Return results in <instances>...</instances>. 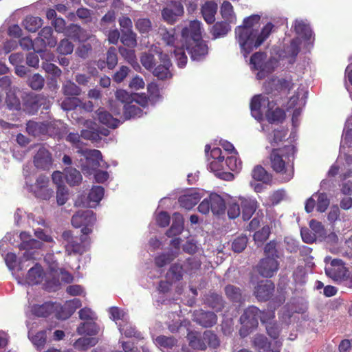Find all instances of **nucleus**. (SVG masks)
Wrapping results in <instances>:
<instances>
[{"instance_id":"nucleus-1","label":"nucleus","mask_w":352,"mask_h":352,"mask_svg":"<svg viewBox=\"0 0 352 352\" xmlns=\"http://www.w3.org/2000/svg\"><path fill=\"white\" fill-rule=\"evenodd\" d=\"M260 19L258 14L252 15L244 19L243 25L235 29L236 38L245 57H247L254 48L261 45L270 36L274 28L272 23H267L258 33L253 27L258 23Z\"/></svg>"},{"instance_id":"nucleus-2","label":"nucleus","mask_w":352,"mask_h":352,"mask_svg":"<svg viewBox=\"0 0 352 352\" xmlns=\"http://www.w3.org/2000/svg\"><path fill=\"white\" fill-rule=\"evenodd\" d=\"M295 148L288 145L280 148H274L269 157L270 166L281 176L283 182H289L294 176Z\"/></svg>"},{"instance_id":"nucleus-3","label":"nucleus","mask_w":352,"mask_h":352,"mask_svg":"<svg viewBox=\"0 0 352 352\" xmlns=\"http://www.w3.org/2000/svg\"><path fill=\"white\" fill-rule=\"evenodd\" d=\"M189 345L196 350L204 351L207 346L216 349L220 344L217 336L212 331L207 330L202 335L197 333H190L188 335Z\"/></svg>"},{"instance_id":"nucleus-4","label":"nucleus","mask_w":352,"mask_h":352,"mask_svg":"<svg viewBox=\"0 0 352 352\" xmlns=\"http://www.w3.org/2000/svg\"><path fill=\"white\" fill-rule=\"evenodd\" d=\"M96 221V217L90 210H80L72 217V224L75 228H81L82 235L80 236L81 243L87 240V235L92 232V227Z\"/></svg>"},{"instance_id":"nucleus-5","label":"nucleus","mask_w":352,"mask_h":352,"mask_svg":"<svg viewBox=\"0 0 352 352\" xmlns=\"http://www.w3.org/2000/svg\"><path fill=\"white\" fill-rule=\"evenodd\" d=\"M259 314L260 309L254 306H250L244 311L239 319L240 322L242 324V328L240 330L241 335L244 331H245L243 334L245 336L248 333L249 331L257 327Z\"/></svg>"},{"instance_id":"nucleus-6","label":"nucleus","mask_w":352,"mask_h":352,"mask_svg":"<svg viewBox=\"0 0 352 352\" xmlns=\"http://www.w3.org/2000/svg\"><path fill=\"white\" fill-rule=\"evenodd\" d=\"M43 245L42 242L34 239L21 242L19 245L20 250H24L25 252L23 253V256L20 258L18 265V270H23L30 266V264L33 259V252H29L33 249H40Z\"/></svg>"},{"instance_id":"nucleus-7","label":"nucleus","mask_w":352,"mask_h":352,"mask_svg":"<svg viewBox=\"0 0 352 352\" xmlns=\"http://www.w3.org/2000/svg\"><path fill=\"white\" fill-rule=\"evenodd\" d=\"M183 46L186 47L193 60H201L205 58L208 53V45L202 39L185 42Z\"/></svg>"},{"instance_id":"nucleus-8","label":"nucleus","mask_w":352,"mask_h":352,"mask_svg":"<svg viewBox=\"0 0 352 352\" xmlns=\"http://www.w3.org/2000/svg\"><path fill=\"white\" fill-rule=\"evenodd\" d=\"M49 182V178L43 175L37 177L35 184L31 186V191L36 197L49 200L53 196V190L48 188Z\"/></svg>"},{"instance_id":"nucleus-9","label":"nucleus","mask_w":352,"mask_h":352,"mask_svg":"<svg viewBox=\"0 0 352 352\" xmlns=\"http://www.w3.org/2000/svg\"><path fill=\"white\" fill-rule=\"evenodd\" d=\"M34 166L43 170H50L52 166L53 158L48 149L38 146L33 157Z\"/></svg>"},{"instance_id":"nucleus-10","label":"nucleus","mask_w":352,"mask_h":352,"mask_svg":"<svg viewBox=\"0 0 352 352\" xmlns=\"http://www.w3.org/2000/svg\"><path fill=\"white\" fill-rule=\"evenodd\" d=\"M160 63L152 69L153 76L162 80L171 78L173 74L170 67L172 66V63L168 56L160 54Z\"/></svg>"},{"instance_id":"nucleus-11","label":"nucleus","mask_w":352,"mask_h":352,"mask_svg":"<svg viewBox=\"0 0 352 352\" xmlns=\"http://www.w3.org/2000/svg\"><path fill=\"white\" fill-rule=\"evenodd\" d=\"M61 238L67 255L82 254L84 252L83 245L81 243L78 242L77 239L72 235L71 231H64L61 234Z\"/></svg>"},{"instance_id":"nucleus-12","label":"nucleus","mask_w":352,"mask_h":352,"mask_svg":"<svg viewBox=\"0 0 352 352\" xmlns=\"http://www.w3.org/2000/svg\"><path fill=\"white\" fill-rule=\"evenodd\" d=\"M349 269L345 266L342 260L335 258L331 262V266L325 269L326 274L336 281H342Z\"/></svg>"},{"instance_id":"nucleus-13","label":"nucleus","mask_w":352,"mask_h":352,"mask_svg":"<svg viewBox=\"0 0 352 352\" xmlns=\"http://www.w3.org/2000/svg\"><path fill=\"white\" fill-rule=\"evenodd\" d=\"M257 268L261 276L271 278L277 272L279 263L274 257H265L260 261Z\"/></svg>"},{"instance_id":"nucleus-14","label":"nucleus","mask_w":352,"mask_h":352,"mask_svg":"<svg viewBox=\"0 0 352 352\" xmlns=\"http://www.w3.org/2000/svg\"><path fill=\"white\" fill-rule=\"evenodd\" d=\"M267 54L265 52H256L250 58V64L251 67L255 70H259L258 76L263 72L270 73L273 71L271 63L266 61Z\"/></svg>"},{"instance_id":"nucleus-15","label":"nucleus","mask_w":352,"mask_h":352,"mask_svg":"<svg viewBox=\"0 0 352 352\" xmlns=\"http://www.w3.org/2000/svg\"><path fill=\"white\" fill-rule=\"evenodd\" d=\"M160 54H165L161 49L157 46H152L146 52L142 54L140 62L145 69L152 70L157 65V58L160 60Z\"/></svg>"},{"instance_id":"nucleus-16","label":"nucleus","mask_w":352,"mask_h":352,"mask_svg":"<svg viewBox=\"0 0 352 352\" xmlns=\"http://www.w3.org/2000/svg\"><path fill=\"white\" fill-rule=\"evenodd\" d=\"M182 37L184 43L191 40L201 39V23L197 20L192 21L189 25L182 29Z\"/></svg>"},{"instance_id":"nucleus-17","label":"nucleus","mask_w":352,"mask_h":352,"mask_svg":"<svg viewBox=\"0 0 352 352\" xmlns=\"http://www.w3.org/2000/svg\"><path fill=\"white\" fill-rule=\"evenodd\" d=\"M265 88L268 94L287 91L292 88V82L283 78L273 77L265 82Z\"/></svg>"},{"instance_id":"nucleus-18","label":"nucleus","mask_w":352,"mask_h":352,"mask_svg":"<svg viewBox=\"0 0 352 352\" xmlns=\"http://www.w3.org/2000/svg\"><path fill=\"white\" fill-rule=\"evenodd\" d=\"M193 320L202 327H210L217 323V317L212 311L198 309L193 313Z\"/></svg>"},{"instance_id":"nucleus-19","label":"nucleus","mask_w":352,"mask_h":352,"mask_svg":"<svg viewBox=\"0 0 352 352\" xmlns=\"http://www.w3.org/2000/svg\"><path fill=\"white\" fill-rule=\"evenodd\" d=\"M275 286L271 280H263L258 283L254 294L259 301H266L272 296Z\"/></svg>"},{"instance_id":"nucleus-20","label":"nucleus","mask_w":352,"mask_h":352,"mask_svg":"<svg viewBox=\"0 0 352 352\" xmlns=\"http://www.w3.org/2000/svg\"><path fill=\"white\" fill-rule=\"evenodd\" d=\"M242 217L244 221L249 220L258 208V202L256 199L250 197H239Z\"/></svg>"},{"instance_id":"nucleus-21","label":"nucleus","mask_w":352,"mask_h":352,"mask_svg":"<svg viewBox=\"0 0 352 352\" xmlns=\"http://www.w3.org/2000/svg\"><path fill=\"white\" fill-rule=\"evenodd\" d=\"M202 195L197 189H193L180 196L178 201L180 206L187 210L192 208L201 199Z\"/></svg>"},{"instance_id":"nucleus-22","label":"nucleus","mask_w":352,"mask_h":352,"mask_svg":"<svg viewBox=\"0 0 352 352\" xmlns=\"http://www.w3.org/2000/svg\"><path fill=\"white\" fill-rule=\"evenodd\" d=\"M86 159V165L92 170L98 168L100 166L102 153L96 149H85L81 151Z\"/></svg>"},{"instance_id":"nucleus-23","label":"nucleus","mask_w":352,"mask_h":352,"mask_svg":"<svg viewBox=\"0 0 352 352\" xmlns=\"http://www.w3.org/2000/svg\"><path fill=\"white\" fill-rule=\"evenodd\" d=\"M309 243H312L316 241H322L327 235L326 230L321 222L316 220L309 221Z\"/></svg>"},{"instance_id":"nucleus-24","label":"nucleus","mask_w":352,"mask_h":352,"mask_svg":"<svg viewBox=\"0 0 352 352\" xmlns=\"http://www.w3.org/2000/svg\"><path fill=\"white\" fill-rule=\"evenodd\" d=\"M41 42L43 47H54L57 43L56 38L53 35V30L51 27H44L38 33V36L36 39Z\"/></svg>"},{"instance_id":"nucleus-25","label":"nucleus","mask_w":352,"mask_h":352,"mask_svg":"<svg viewBox=\"0 0 352 352\" xmlns=\"http://www.w3.org/2000/svg\"><path fill=\"white\" fill-rule=\"evenodd\" d=\"M96 118L102 124L109 128L116 129L120 124L119 120L114 118L113 116L103 108H99L96 111Z\"/></svg>"},{"instance_id":"nucleus-26","label":"nucleus","mask_w":352,"mask_h":352,"mask_svg":"<svg viewBox=\"0 0 352 352\" xmlns=\"http://www.w3.org/2000/svg\"><path fill=\"white\" fill-rule=\"evenodd\" d=\"M226 297L232 302L241 304L245 301V295L241 288L233 285H228L224 288Z\"/></svg>"},{"instance_id":"nucleus-27","label":"nucleus","mask_w":352,"mask_h":352,"mask_svg":"<svg viewBox=\"0 0 352 352\" xmlns=\"http://www.w3.org/2000/svg\"><path fill=\"white\" fill-rule=\"evenodd\" d=\"M43 274L42 267L36 263L28 270L25 281L29 285L38 284L43 280Z\"/></svg>"},{"instance_id":"nucleus-28","label":"nucleus","mask_w":352,"mask_h":352,"mask_svg":"<svg viewBox=\"0 0 352 352\" xmlns=\"http://www.w3.org/2000/svg\"><path fill=\"white\" fill-rule=\"evenodd\" d=\"M184 230V219L181 214L175 212L173 214V221L170 228L166 231L168 237H173L179 235Z\"/></svg>"},{"instance_id":"nucleus-29","label":"nucleus","mask_w":352,"mask_h":352,"mask_svg":"<svg viewBox=\"0 0 352 352\" xmlns=\"http://www.w3.org/2000/svg\"><path fill=\"white\" fill-rule=\"evenodd\" d=\"M205 302L216 311H220L225 306V301L221 295L210 292L206 296Z\"/></svg>"},{"instance_id":"nucleus-30","label":"nucleus","mask_w":352,"mask_h":352,"mask_svg":"<svg viewBox=\"0 0 352 352\" xmlns=\"http://www.w3.org/2000/svg\"><path fill=\"white\" fill-rule=\"evenodd\" d=\"M183 265L177 262L170 265L166 274V279L170 283H175L182 279L184 273Z\"/></svg>"},{"instance_id":"nucleus-31","label":"nucleus","mask_w":352,"mask_h":352,"mask_svg":"<svg viewBox=\"0 0 352 352\" xmlns=\"http://www.w3.org/2000/svg\"><path fill=\"white\" fill-rule=\"evenodd\" d=\"M217 4L213 1H207L201 7V13L206 23L211 24L215 20Z\"/></svg>"},{"instance_id":"nucleus-32","label":"nucleus","mask_w":352,"mask_h":352,"mask_svg":"<svg viewBox=\"0 0 352 352\" xmlns=\"http://www.w3.org/2000/svg\"><path fill=\"white\" fill-rule=\"evenodd\" d=\"M64 174L67 183L71 186H78L82 182V175L75 168L71 166L65 168Z\"/></svg>"},{"instance_id":"nucleus-33","label":"nucleus","mask_w":352,"mask_h":352,"mask_svg":"<svg viewBox=\"0 0 352 352\" xmlns=\"http://www.w3.org/2000/svg\"><path fill=\"white\" fill-rule=\"evenodd\" d=\"M270 102L272 103L271 105L267 107V110L265 111V115L268 120L270 122H282L285 117V111L278 107H276L275 109H273L275 106V103L274 102V101H271Z\"/></svg>"},{"instance_id":"nucleus-34","label":"nucleus","mask_w":352,"mask_h":352,"mask_svg":"<svg viewBox=\"0 0 352 352\" xmlns=\"http://www.w3.org/2000/svg\"><path fill=\"white\" fill-rule=\"evenodd\" d=\"M27 132L34 136H39L47 133V124L43 122L29 121L27 123Z\"/></svg>"},{"instance_id":"nucleus-35","label":"nucleus","mask_w":352,"mask_h":352,"mask_svg":"<svg viewBox=\"0 0 352 352\" xmlns=\"http://www.w3.org/2000/svg\"><path fill=\"white\" fill-rule=\"evenodd\" d=\"M211 211L213 214H219L226 209L225 201L223 198L217 194H211L209 197Z\"/></svg>"},{"instance_id":"nucleus-36","label":"nucleus","mask_w":352,"mask_h":352,"mask_svg":"<svg viewBox=\"0 0 352 352\" xmlns=\"http://www.w3.org/2000/svg\"><path fill=\"white\" fill-rule=\"evenodd\" d=\"M104 195V188L101 186H94L90 190L87 199L89 202L86 206L96 207Z\"/></svg>"},{"instance_id":"nucleus-37","label":"nucleus","mask_w":352,"mask_h":352,"mask_svg":"<svg viewBox=\"0 0 352 352\" xmlns=\"http://www.w3.org/2000/svg\"><path fill=\"white\" fill-rule=\"evenodd\" d=\"M252 176L255 180L264 184H270L272 181V175L261 165H257L253 168Z\"/></svg>"},{"instance_id":"nucleus-38","label":"nucleus","mask_w":352,"mask_h":352,"mask_svg":"<svg viewBox=\"0 0 352 352\" xmlns=\"http://www.w3.org/2000/svg\"><path fill=\"white\" fill-rule=\"evenodd\" d=\"M158 33L167 45L175 46L176 41L175 28L168 29L164 26H160L159 28Z\"/></svg>"},{"instance_id":"nucleus-39","label":"nucleus","mask_w":352,"mask_h":352,"mask_svg":"<svg viewBox=\"0 0 352 352\" xmlns=\"http://www.w3.org/2000/svg\"><path fill=\"white\" fill-rule=\"evenodd\" d=\"M231 30L230 26L226 21H218L215 23L212 29L211 34L214 38L226 36Z\"/></svg>"},{"instance_id":"nucleus-40","label":"nucleus","mask_w":352,"mask_h":352,"mask_svg":"<svg viewBox=\"0 0 352 352\" xmlns=\"http://www.w3.org/2000/svg\"><path fill=\"white\" fill-rule=\"evenodd\" d=\"M61 91L65 96L76 97L81 94L82 89L74 82L69 80L63 84Z\"/></svg>"},{"instance_id":"nucleus-41","label":"nucleus","mask_w":352,"mask_h":352,"mask_svg":"<svg viewBox=\"0 0 352 352\" xmlns=\"http://www.w3.org/2000/svg\"><path fill=\"white\" fill-rule=\"evenodd\" d=\"M252 344L254 347L259 352H278L276 351H270V343L267 338L263 335L256 336L252 340Z\"/></svg>"},{"instance_id":"nucleus-42","label":"nucleus","mask_w":352,"mask_h":352,"mask_svg":"<svg viewBox=\"0 0 352 352\" xmlns=\"http://www.w3.org/2000/svg\"><path fill=\"white\" fill-rule=\"evenodd\" d=\"M43 24V19L38 16H27L23 21L25 28L31 32H36Z\"/></svg>"},{"instance_id":"nucleus-43","label":"nucleus","mask_w":352,"mask_h":352,"mask_svg":"<svg viewBox=\"0 0 352 352\" xmlns=\"http://www.w3.org/2000/svg\"><path fill=\"white\" fill-rule=\"evenodd\" d=\"M178 256V252L173 250L166 253H162L155 258V263L159 267H162L173 261Z\"/></svg>"},{"instance_id":"nucleus-44","label":"nucleus","mask_w":352,"mask_h":352,"mask_svg":"<svg viewBox=\"0 0 352 352\" xmlns=\"http://www.w3.org/2000/svg\"><path fill=\"white\" fill-rule=\"evenodd\" d=\"M121 43L128 47L134 48L137 46V34L133 30L121 32Z\"/></svg>"},{"instance_id":"nucleus-45","label":"nucleus","mask_w":352,"mask_h":352,"mask_svg":"<svg viewBox=\"0 0 352 352\" xmlns=\"http://www.w3.org/2000/svg\"><path fill=\"white\" fill-rule=\"evenodd\" d=\"M123 110V115L126 120L140 117L142 115V110L133 102L124 104Z\"/></svg>"},{"instance_id":"nucleus-46","label":"nucleus","mask_w":352,"mask_h":352,"mask_svg":"<svg viewBox=\"0 0 352 352\" xmlns=\"http://www.w3.org/2000/svg\"><path fill=\"white\" fill-rule=\"evenodd\" d=\"M53 309V305L46 302L41 305H34L32 308V312L34 315L38 317H47L52 313Z\"/></svg>"},{"instance_id":"nucleus-47","label":"nucleus","mask_w":352,"mask_h":352,"mask_svg":"<svg viewBox=\"0 0 352 352\" xmlns=\"http://www.w3.org/2000/svg\"><path fill=\"white\" fill-rule=\"evenodd\" d=\"M271 101L269 100L268 98L263 97L261 96H256L253 97L251 100L250 107L252 111H260L262 107L264 109L267 108L268 106L271 105Z\"/></svg>"},{"instance_id":"nucleus-48","label":"nucleus","mask_w":352,"mask_h":352,"mask_svg":"<svg viewBox=\"0 0 352 352\" xmlns=\"http://www.w3.org/2000/svg\"><path fill=\"white\" fill-rule=\"evenodd\" d=\"M98 343V339L96 338L83 337L78 339L74 342L75 348L80 350H87L91 346H95Z\"/></svg>"},{"instance_id":"nucleus-49","label":"nucleus","mask_w":352,"mask_h":352,"mask_svg":"<svg viewBox=\"0 0 352 352\" xmlns=\"http://www.w3.org/2000/svg\"><path fill=\"white\" fill-rule=\"evenodd\" d=\"M201 267V262L196 258H188L183 265L184 272L189 274H195Z\"/></svg>"},{"instance_id":"nucleus-50","label":"nucleus","mask_w":352,"mask_h":352,"mask_svg":"<svg viewBox=\"0 0 352 352\" xmlns=\"http://www.w3.org/2000/svg\"><path fill=\"white\" fill-rule=\"evenodd\" d=\"M119 329L121 333L124 334L126 337L131 338L135 337L138 339H142L143 337L140 332L138 331L135 327H133L131 324L126 323L123 325H119Z\"/></svg>"},{"instance_id":"nucleus-51","label":"nucleus","mask_w":352,"mask_h":352,"mask_svg":"<svg viewBox=\"0 0 352 352\" xmlns=\"http://www.w3.org/2000/svg\"><path fill=\"white\" fill-rule=\"evenodd\" d=\"M135 26L140 34H147L151 30L152 23L147 18H140L135 21Z\"/></svg>"},{"instance_id":"nucleus-52","label":"nucleus","mask_w":352,"mask_h":352,"mask_svg":"<svg viewBox=\"0 0 352 352\" xmlns=\"http://www.w3.org/2000/svg\"><path fill=\"white\" fill-rule=\"evenodd\" d=\"M28 83L33 90L38 91L43 89L45 79L40 74H35L28 78Z\"/></svg>"},{"instance_id":"nucleus-53","label":"nucleus","mask_w":352,"mask_h":352,"mask_svg":"<svg viewBox=\"0 0 352 352\" xmlns=\"http://www.w3.org/2000/svg\"><path fill=\"white\" fill-rule=\"evenodd\" d=\"M106 61L109 69H113L118 64V55L116 48L110 47L106 54Z\"/></svg>"},{"instance_id":"nucleus-54","label":"nucleus","mask_w":352,"mask_h":352,"mask_svg":"<svg viewBox=\"0 0 352 352\" xmlns=\"http://www.w3.org/2000/svg\"><path fill=\"white\" fill-rule=\"evenodd\" d=\"M29 338L31 341L38 349H41L43 347L46 342V331H41L37 332L35 335L31 336V333H29Z\"/></svg>"},{"instance_id":"nucleus-55","label":"nucleus","mask_w":352,"mask_h":352,"mask_svg":"<svg viewBox=\"0 0 352 352\" xmlns=\"http://www.w3.org/2000/svg\"><path fill=\"white\" fill-rule=\"evenodd\" d=\"M80 100L76 97L66 96L60 103L64 111H71L78 107Z\"/></svg>"},{"instance_id":"nucleus-56","label":"nucleus","mask_w":352,"mask_h":352,"mask_svg":"<svg viewBox=\"0 0 352 352\" xmlns=\"http://www.w3.org/2000/svg\"><path fill=\"white\" fill-rule=\"evenodd\" d=\"M133 94H131L124 89H117L115 92L116 99L123 104V106L126 104L132 103L133 99Z\"/></svg>"},{"instance_id":"nucleus-57","label":"nucleus","mask_w":352,"mask_h":352,"mask_svg":"<svg viewBox=\"0 0 352 352\" xmlns=\"http://www.w3.org/2000/svg\"><path fill=\"white\" fill-rule=\"evenodd\" d=\"M248 238L242 235L236 237L232 243V249L234 252L240 253L243 252L247 246Z\"/></svg>"},{"instance_id":"nucleus-58","label":"nucleus","mask_w":352,"mask_h":352,"mask_svg":"<svg viewBox=\"0 0 352 352\" xmlns=\"http://www.w3.org/2000/svg\"><path fill=\"white\" fill-rule=\"evenodd\" d=\"M119 52L120 55L131 65H133L134 64H138L136 61V56L135 54V51L133 50L127 49L124 47H120Z\"/></svg>"},{"instance_id":"nucleus-59","label":"nucleus","mask_w":352,"mask_h":352,"mask_svg":"<svg viewBox=\"0 0 352 352\" xmlns=\"http://www.w3.org/2000/svg\"><path fill=\"white\" fill-rule=\"evenodd\" d=\"M74 50V45L67 38L62 39L57 47V51L63 55H67L72 53Z\"/></svg>"},{"instance_id":"nucleus-60","label":"nucleus","mask_w":352,"mask_h":352,"mask_svg":"<svg viewBox=\"0 0 352 352\" xmlns=\"http://www.w3.org/2000/svg\"><path fill=\"white\" fill-rule=\"evenodd\" d=\"M223 164L232 171L240 170L242 166L241 160H238L236 155L227 157L224 159Z\"/></svg>"},{"instance_id":"nucleus-61","label":"nucleus","mask_w":352,"mask_h":352,"mask_svg":"<svg viewBox=\"0 0 352 352\" xmlns=\"http://www.w3.org/2000/svg\"><path fill=\"white\" fill-rule=\"evenodd\" d=\"M158 344L166 348H172L177 344V340L173 336H160L156 338Z\"/></svg>"},{"instance_id":"nucleus-62","label":"nucleus","mask_w":352,"mask_h":352,"mask_svg":"<svg viewBox=\"0 0 352 352\" xmlns=\"http://www.w3.org/2000/svg\"><path fill=\"white\" fill-rule=\"evenodd\" d=\"M68 199V190L65 186H59L57 187L56 201L58 205H64Z\"/></svg>"},{"instance_id":"nucleus-63","label":"nucleus","mask_w":352,"mask_h":352,"mask_svg":"<svg viewBox=\"0 0 352 352\" xmlns=\"http://www.w3.org/2000/svg\"><path fill=\"white\" fill-rule=\"evenodd\" d=\"M264 254L265 257H274L276 260L279 258V253L276 249V243L274 241H271L265 245Z\"/></svg>"},{"instance_id":"nucleus-64","label":"nucleus","mask_w":352,"mask_h":352,"mask_svg":"<svg viewBox=\"0 0 352 352\" xmlns=\"http://www.w3.org/2000/svg\"><path fill=\"white\" fill-rule=\"evenodd\" d=\"M130 72L131 69L128 67L122 65L113 75L112 79L114 82L120 83L126 78Z\"/></svg>"}]
</instances>
